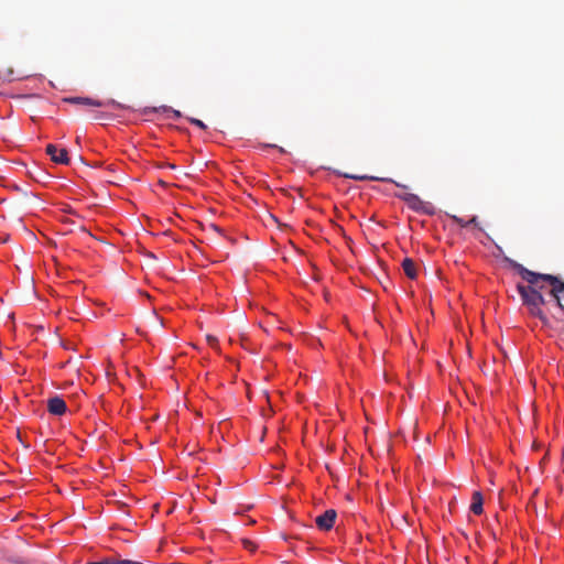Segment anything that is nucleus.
I'll return each mask as SVG.
<instances>
[{"label":"nucleus","mask_w":564,"mask_h":564,"mask_svg":"<svg viewBox=\"0 0 564 564\" xmlns=\"http://www.w3.org/2000/svg\"><path fill=\"white\" fill-rule=\"evenodd\" d=\"M513 268L528 283L539 285L541 290L549 288L542 305V310L545 312L549 322L543 323L549 327L561 329L562 317L564 316L561 293L564 292V282L552 274L533 272L520 263H514Z\"/></svg>","instance_id":"f257e3e1"},{"label":"nucleus","mask_w":564,"mask_h":564,"mask_svg":"<svg viewBox=\"0 0 564 564\" xmlns=\"http://www.w3.org/2000/svg\"><path fill=\"white\" fill-rule=\"evenodd\" d=\"M517 289L530 314L539 317L542 322H549L545 312L542 310L546 295L539 291L541 290L540 286L529 283V285L518 284Z\"/></svg>","instance_id":"f03ea898"},{"label":"nucleus","mask_w":564,"mask_h":564,"mask_svg":"<svg viewBox=\"0 0 564 564\" xmlns=\"http://www.w3.org/2000/svg\"><path fill=\"white\" fill-rule=\"evenodd\" d=\"M398 197L404 200L408 206L415 212H421L427 215H432L434 213L433 206L423 202L416 194L405 193Z\"/></svg>","instance_id":"7ed1b4c3"},{"label":"nucleus","mask_w":564,"mask_h":564,"mask_svg":"<svg viewBox=\"0 0 564 564\" xmlns=\"http://www.w3.org/2000/svg\"><path fill=\"white\" fill-rule=\"evenodd\" d=\"M46 153L51 156V160L57 164H69V156L66 149H58L55 144L46 145Z\"/></svg>","instance_id":"20e7f679"},{"label":"nucleus","mask_w":564,"mask_h":564,"mask_svg":"<svg viewBox=\"0 0 564 564\" xmlns=\"http://www.w3.org/2000/svg\"><path fill=\"white\" fill-rule=\"evenodd\" d=\"M336 517V511L334 509H328L323 514L316 517L315 523L319 530L328 531L334 527Z\"/></svg>","instance_id":"39448f33"},{"label":"nucleus","mask_w":564,"mask_h":564,"mask_svg":"<svg viewBox=\"0 0 564 564\" xmlns=\"http://www.w3.org/2000/svg\"><path fill=\"white\" fill-rule=\"evenodd\" d=\"M67 410L65 401L58 395L47 400V411L53 415H63Z\"/></svg>","instance_id":"423d86ee"},{"label":"nucleus","mask_w":564,"mask_h":564,"mask_svg":"<svg viewBox=\"0 0 564 564\" xmlns=\"http://www.w3.org/2000/svg\"><path fill=\"white\" fill-rule=\"evenodd\" d=\"M64 102L85 105L89 107H104L106 104L101 100L89 98V97H66L63 99Z\"/></svg>","instance_id":"0eeeda50"},{"label":"nucleus","mask_w":564,"mask_h":564,"mask_svg":"<svg viewBox=\"0 0 564 564\" xmlns=\"http://www.w3.org/2000/svg\"><path fill=\"white\" fill-rule=\"evenodd\" d=\"M484 498L480 491H474L471 497L470 511L477 516L481 514L484 511L482 508Z\"/></svg>","instance_id":"6e6552de"},{"label":"nucleus","mask_w":564,"mask_h":564,"mask_svg":"<svg viewBox=\"0 0 564 564\" xmlns=\"http://www.w3.org/2000/svg\"><path fill=\"white\" fill-rule=\"evenodd\" d=\"M402 268H403V271H404V273H405V275L408 278H410V279H415L416 278L415 264H414L412 259L405 258L402 261Z\"/></svg>","instance_id":"1a4fd4ad"},{"label":"nucleus","mask_w":564,"mask_h":564,"mask_svg":"<svg viewBox=\"0 0 564 564\" xmlns=\"http://www.w3.org/2000/svg\"><path fill=\"white\" fill-rule=\"evenodd\" d=\"M86 564H142V563L130 561V560L119 561L113 557H104V558H100L99 561L88 562Z\"/></svg>","instance_id":"9d476101"},{"label":"nucleus","mask_w":564,"mask_h":564,"mask_svg":"<svg viewBox=\"0 0 564 564\" xmlns=\"http://www.w3.org/2000/svg\"><path fill=\"white\" fill-rule=\"evenodd\" d=\"M344 177L346 178H351V180H357V181H365V180H370V181H382V182H389L390 180L389 178H383V177H377V176H367V175H354V174H341Z\"/></svg>","instance_id":"9b49d317"},{"label":"nucleus","mask_w":564,"mask_h":564,"mask_svg":"<svg viewBox=\"0 0 564 564\" xmlns=\"http://www.w3.org/2000/svg\"><path fill=\"white\" fill-rule=\"evenodd\" d=\"M161 109L164 112H171L174 119H178L182 117V113L178 110L172 109L171 107L162 106Z\"/></svg>","instance_id":"f8f14e48"},{"label":"nucleus","mask_w":564,"mask_h":564,"mask_svg":"<svg viewBox=\"0 0 564 564\" xmlns=\"http://www.w3.org/2000/svg\"><path fill=\"white\" fill-rule=\"evenodd\" d=\"M451 218L458 226H460V227H468V223L464 218L455 216V215L451 216Z\"/></svg>","instance_id":"ddd939ff"},{"label":"nucleus","mask_w":564,"mask_h":564,"mask_svg":"<svg viewBox=\"0 0 564 564\" xmlns=\"http://www.w3.org/2000/svg\"><path fill=\"white\" fill-rule=\"evenodd\" d=\"M2 77L8 80L17 79V77L14 76V70L12 68H8L7 73L2 74Z\"/></svg>","instance_id":"4468645a"},{"label":"nucleus","mask_w":564,"mask_h":564,"mask_svg":"<svg viewBox=\"0 0 564 564\" xmlns=\"http://www.w3.org/2000/svg\"><path fill=\"white\" fill-rule=\"evenodd\" d=\"M189 122L203 130H205L207 128L206 124L202 120L196 119V118H189Z\"/></svg>","instance_id":"2eb2a0df"},{"label":"nucleus","mask_w":564,"mask_h":564,"mask_svg":"<svg viewBox=\"0 0 564 564\" xmlns=\"http://www.w3.org/2000/svg\"><path fill=\"white\" fill-rule=\"evenodd\" d=\"M206 339H207V343L209 344V346H212V347H214V348H216V347H217V345H218V339H217L215 336H213V335H207V336H206Z\"/></svg>","instance_id":"dca6fc26"},{"label":"nucleus","mask_w":564,"mask_h":564,"mask_svg":"<svg viewBox=\"0 0 564 564\" xmlns=\"http://www.w3.org/2000/svg\"><path fill=\"white\" fill-rule=\"evenodd\" d=\"M243 545L248 550H253L254 549L253 543L251 541H249V540H243Z\"/></svg>","instance_id":"f3484780"},{"label":"nucleus","mask_w":564,"mask_h":564,"mask_svg":"<svg viewBox=\"0 0 564 564\" xmlns=\"http://www.w3.org/2000/svg\"><path fill=\"white\" fill-rule=\"evenodd\" d=\"M467 223H468V226H470V225L477 226L478 225L477 216H473L469 220H467Z\"/></svg>","instance_id":"a211bd4d"},{"label":"nucleus","mask_w":564,"mask_h":564,"mask_svg":"<svg viewBox=\"0 0 564 564\" xmlns=\"http://www.w3.org/2000/svg\"><path fill=\"white\" fill-rule=\"evenodd\" d=\"M109 104L117 106V107H121L120 104L116 102L115 100H110Z\"/></svg>","instance_id":"6ab92c4d"},{"label":"nucleus","mask_w":564,"mask_h":564,"mask_svg":"<svg viewBox=\"0 0 564 564\" xmlns=\"http://www.w3.org/2000/svg\"><path fill=\"white\" fill-rule=\"evenodd\" d=\"M539 291H540V292H542L544 295H546V294H547V291H549V288H546V289H542V290H539Z\"/></svg>","instance_id":"aec40b11"},{"label":"nucleus","mask_w":564,"mask_h":564,"mask_svg":"<svg viewBox=\"0 0 564 564\" xmlns=\"http://www.w3.org/2000/svg\"><path fill=\"white\" fill-rule=\"evenodd\" d=\"M102 118V115H96L95 116V119L98 120V119H101Z\"/></svg>","instance_id":"412c9836"},{"label":"nucleus","mask_w":564,"mask_h":564,"mask_svg":"<svg viewBox=\"0 0 564 564\" xmlns=\"http://www.w3.org/2000/svg\"><path fill=\"white\" fill-rule=\"evenodd\" d=\"M169 167L170 169H175V165L174 164H169Z\"/></svg>","instance_id":"4be33fe9"}]
</instances>
